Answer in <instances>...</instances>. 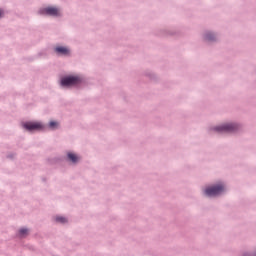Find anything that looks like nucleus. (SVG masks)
<instances>
[{"label":"nucleus","mask_w":256,"mask_h":256,"mask_svg":"<svg viewBox=\"0 0 256 256\" xmlns=\"http://www.w3.org/2000/svg\"><path fill=\"white\" fill-rule=\"evenodd\" d=\"M56 221L59 222V223H66V222H67V219L64 218V217H57V218H56Z\"/></svg>","instance_id":"6e6552de"},{"label":"nucleus","mask_w":256,"mask_h":256,"mask_svg":"<svg viewBox=\"0 0 256 256\" xmlns=\"http://www.w3.org/2000/svg\"><path fill=\"white\" fill-rule=\"evenodd\" d=\"M68 158H69L73 163H76V162L79 160L78 156H76V155L73 154V153H69V154H68Z\"/></svg>","instance_id":"0eeeda50"},{"label":"nucleus","mask_w":256,"mask_h":256,"mask_svg":"<svg viewBox=\"0 0 256 256\" xmlns=\"http://www.w3.org/2000/svg\"><path fill=\"white\" fill-rule=\"evenodd\" d=\"M49 126L54 129L56 127H58V123L57 122H50Z\"/></svg>","instance_id":"9b49d317"},{"label":"nucleus","mask_w":256,"mask_h":256,"mask_svg":"<svg viewBox=\"0 0 256 256\" xmlns=\"http://www.w3.org/2000/svg\"><path fill=\"white\" fill-rule=\"evenodd\" d=\"M3 16V12L2 10H0V18Z\"/></svg>","instance_id":"f8f14e48"},{"label":"nucleus","mask_w":256,"mask_h":256,"mask_svg":"<svg viewBox=\"0 0 256 256\" xmlns=\"http://www.w3.org/2000/svg\"><path fill=\"white\" fill-rule=\"evenodd\" d=\"M19 233H20L21 236H26L28 234V230L27 229H21L19 231Z\"/></svg>","instance_id":"1a4fd4ad"},{"label":"nucleus","mask_w":256,"mask_h":256,"mask_svg":"<svg viewBox=\"0 0 256 256\" xmlns=\"http://www.w3.org/2000/svg\"><path fill=\"white\" fill-rule=\"evenodd\" d=\"M224 191H225V187L223 185H216V186L206 188L204 193L208 197H215L222 194Z\"/></svg>","instance_id":"f03ea898"},{"label":"nucleus","mask_w":256,"mask_h":256,"mask_svg":"<svg viewBox=\"0 0 256 256\" xmlns=\"http://www.w3.org/2000/svg\"><path fill=\"white\" fill-rule=\"evenodd\" d=\"M206 40L213 41L214 40L213 34H206Z\"/></svg>","instance_id":"9d476101"},{"label":"nucleus","mask_w":256,"mask_h":256,"mask_svg":"<svg viewBox=\"0 0 256 256\" xmlns=\"http://www.w3.org/2000/svg\"><path fill=\"white\" fill-rule=\"evenodd\" d=\"M238 129V126L236 124H224L220 127H216V131L218 132H234Z\"/></svg>","instance_id":"7ed1b4c3"},{"label":"nucleus","mask_w":256,"mask_h":256,"mask_svg":"<svg viewBox=\"0 0 256 256\" xmlns=\"http://www.w3.org/2000/svg\"><path fill=\"white\" fill-rule=\"evenodd\" d=\"M56 53H58L59 55H65L68 56L70 54V50L68 48H66L65 46H57L55 48Z\"/></svg>","instance_id":"423d86ee"},{"label":"nucleus","mask_w":256,"mask_h":256,"mask_svg":"<svg viewBox=\"0 0 256 256\" xmlns=\"http://www.w3.org/2000/svg\"><path fill=\"white\" fill-rule=\"evenodd\" d=\"M81 82V78L79 76H65L61 80V85L63 87H72L78 85Z\"/></svg>","instance_id":"f257e3e1"},{"label":"nucleus","mask_w":256,"mask_h":256,"mask_svg":"<svg viewBox=\"0 0 256 256\" xmlns=\"http://www.w3.org/2000/svg\"><path fill=\"white\" fill-rule=\"evenodd\" d=\"M24 128L28 131H35L43 129V125L39 122H28L24 124Z\"/></svg>","instance_id":"20e7f679"},{"label":"nucleus","mask_w":256,"mask_h":256,"mask_svg":"<svg viewBox=\"0 0 256 256\" xmlns=\"http://www.w3.org/2000/svg\"><path fill=\"white\" fill-rule=\"evenodd\" d=\"M42 14L58 17L60 16V10L57 7H47L44 10H42Z\"/></svg>","instance_id":"39448f33"}]
</instances>
